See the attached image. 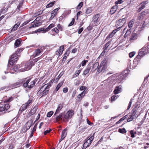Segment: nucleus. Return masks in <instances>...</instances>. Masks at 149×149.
<instances>
[{"label":"nucleus","mask_w":149,"mask_h":149,"mask_svg":"<svg viewBox=\"0 0 149 149\" xmlns=\"http://www.w3.org/2000/svg\"><path fill=\"white\" fill-rule=\"evenodd\" d=\"M148 3V1H145L142 2L139 6L141 7V8L143 9L145 7V5L146 4Z\"/></svg>","instance_id":"nucleus-22"},{"label":"nucleus","mask_w":149,"mask_h":149,"mask_svg":"<svg viewBox=\"0 0 149 149\" xmlns=\"http://www.w3.org/2000/svg\"><path fill=\"white\" fill-rule=\"evenodd\" d=\"M18 58V56L16 54H15L11 56L10 59V64L12 65L16 63Z\"/></svg>","instance_id":"nucleus-5"},{"label":"nucleus","mask_w":149,"mask_h":149,"mask_svg":"<svg viewBox=\"0 0 149 149\" xmlns=\"http://www.w3.org/2000/svg\"><path fill=\"white\" fill-rule=\"evenodd\" d=\"M32 20L30 19L26 20L22 24H21V26L22 27L24 26L27 24L29 22H30Z\"/></svg>","instance_id":"nucleus-35"},{"label":"nucleus","mask_w":149,"mask_h":149,"mask_svg":"<svg viewBox=\"0 0 149 149\" xmlns=\"http://www.w3.org/2000/svg\"><path fill=\"white\" fill-rule=\"evenodd\" d=\"M32 100H29L27 102L22 105L20 110L22 111L25 110L31 104Z\"/></svg>","instance_id":"nucleus-6"},{"label":"nucleus","mask_w":149,"mask_h":149,"mask_svg":"<svg viewBox=\"0 0 149 149\" xmlns=\"http://www.w3.org/2000/svg\"><path fill=\"white\" fill-rule=\"evenodd\" d=\"M108 61V59L107 58V57L104 58V59L103 60V70H105V71L106 69H107V63ZM104 71H103V72H104Z\"/></svg>","instance_id":"nucleus-14"},{"label":"nucleus","mask_w":149,"mask_h":149,"mask_svg":"<svg viewBox=\"0 0 149 149\" xmlns=\"http://www.w3.org/2000/svg\"><path fill=\"white\" fill-rule=\"evenodd\" d=\"M74 114V111L73 110H69L65 115L64 118L65 119H69L73 116Z\"/></svg>","instance_id":"nucleus-7"},{"label":"nucleus","mask_w":149,"mask_h":149,"mask_svg":"<svg viewBox=\"0 0 149 149\" xmlns=\"http://www.w3.org/2000/svg\"><path fill=\"white\" fill-rule=\"evenodd\" d=\"M37 123H36L33 128L32 132H33L36 130L37 128Z\"/></svg>","instance_id":"nucleus-63"},{"label":"nucleus","mask_w":149,"mask_h":149,"mask_svg":"<svg viewBox=\"0 0 149 149\" xmlns=\"http://www.w3.org/2000/svg\"><path fill=\"white\" fill-rule=\"evenodd\" d=\"M10 106L8 104H5L3 105L2 107H0V112H2L3 113H5L10 108Z\"/></svg>","instance_id":"nucleus-8"},{"label":"nucleus","mask_w":149,"mask_h":149,"mask_svg":"<svg viewBox=\"0 0 149 149\" xmlns=\"http://www.w3.org/2000/svg\"><path fill=\"white\" fill-rule=\"evenodd\" d=\"M137 37L138 36L137 34L135 33H133L131 36L129 40V41L131 42H133L135 40H136L137 39Z\"/></svg>","instance_id":"nucleus-15"},{"label":"nucleus","mask_w":149,"mask_h":149,"mask_svg":"<svg viewBox=\"0 0 149 149\" xmlns=\"http://www.w3.org/2000/svg\"><path fill=\"white\" fill-rule=\"evenodd\" d=\"M52 31H54L56 33H58L59 32V30L58 29V28L56 27L52 29Z\"/></svg>","instance_id":"nucleus-46"},{"label":"nucleus","mask_w":149,"mask_h":149,"mask_svg":"<svg viewBox=\"0 0 149 149\" xmlns=\"http://www.w3.org/2000/svg\"><path fill=\"white\" fill-rule=\"evenodd\" d=\"M135 54V52H130L129 54V56L130 58H132L134 55Z\"/></svg>","instance_id":"nucleus-45"},{"label":"nucleus","mask_w":149,"mask_h":149,"mask_svg":"<svg viewBox=\"0 0 149 149\" xmlns=\"http://www.w3.org/2000/svg\"><path fill=\"white\" fill-rule=\"evenodd\" d=\"M20 24V23L19 22H18L16 24H15L12 29V31H15L16 30Z\"/></svg>","instance_id":"nucleus-25"},{"label":"nucleus","mask_w":149,"mask_h":149,"mask_svg":"<svg viewBox=\"0 0 149 149\" xmlns=\"http://www.w3.org/2000/svg\"><path fill=\"white\" fill-rule=\"evenodd\" d=\"M117 7V6H113L110 9V13L112 14L114 13L116 10Z\"/></svg>","instance_id":"nucleus-20"},{"label":"nucleus","mask_w":149,"mask_h":149,"mask_svg":"<svg viewBox=\"0 0 149 149\" xmlns=\"http://www.w3.org/2000/svg\"><path fill=\"white\" fill-rule=\"evenodd\" d=\"M118 132L122 133H124L126 132V130L124 128L122 129H119L118 130Z\"/></svg>","instance_id":"nucleus-32"},{"label":"nucleus","mask_w":149,"mask_h":149,"mask_svg":"<svg viewBox=\"0 0 149 149\" xmlns=\"http://www.w3.org/2000/svg\"><path fill=\"white\" fill-rule=\"evenodd\" d=\"M55 3V1H54L51 2L50 3H49L46 6L47 8H49L52 7Z\"/></svg>","instance_id":"nucleus-28"},{"label":"nucleus","mask_w":149,"mask_h":149,"mask_svg":"<svg viewBox=\"0 0 149 149\" xmlns=\"http://www.w3.org/2000/svg\"><path fill=\"white\" fill-rule=\"evenodd\" d=\"M92 12V10L90 8H88L87 9L86 11V13L87 14H89Z\"/></svg>","instance_id":"nucleus-50"},{"label":"nucleus","mask_w":149,"mask_h":149,"mask_svg":"<svg viewBox=\"0 0 149 149\" xmlns=\"http://www.w3.org/2000/svg\"><path fill=\"white\" fill-rule=\"evenodd\" d=\"M85 94H79L77 96L78 98H82L84 97Z\"/></svg>","instance_id":"nucleus-52"},{"label":"nucleus","mask_w":149,"mask_h":149,"mask_svg":"<svg viewBox=\"0 0 149 149\" xmlns=\"http://www.w3.org/2000/svg\"><path fill=\"white\" fill-rule=\"evenodd\" d=\"M20 65H17L14 66L13 70L16 72L20 68Z\"/></svg>","instance_id":"nucleus-34"},{"label":"nucleus","mask_w":149,"mask_h":149,"mask_svg":"<svg viewBox=\"0 0 149 149\" xmlns=\"http://www.w3.org/2000/svg\"><path fill=\"white\" fill-rule=\"evenodd\" d=\"M110 45V42H108L107 43L105 44L104 46V48L105 49L104 51V52H105L106 51H105V50L108 47V46Z\"/></svg>","instance_id":"nucleus-42"},{"label":"nucleus","mask_w":149,"mask_h":149,"mask_svg":"<svg viewBox=\"0 0 149 149\" xmlns=\"http://www.w3.org/2000/svg\"><path fill=\"white\" fill-rule=\"evenodd\" d=\"M55 24H50L45 29V32H47L49 31L51 28L54 27Z\"/></svg>","instance_id":"nucleus-21"},{"label":"nucleus","mask_w":149,"mask_h":149,"mask_svg":"<svg viewBox=\"0 0 149 149\" xmlns=\"http://www.w3.org/2000/svg\"><path fill=\"white\" fill-rule=\"evenodd\" d=\"M34 65L33 61H31L26 63L25 64V68L26 70H30L32 66Z\"/></svg>","instance_id":"nucleus-9"},{"label":"nucleus","mask_w":149,"mask_h":149,"mask_svg":"<svg viewBox=\"0 0 149 149\" xmlns=\"http://www.w3.org/2000/svg\"><path fill=\"white\" fill-rule=\"evenodd\" d=\"M63 82H61L60 83H59L57 86L56 88V91H57L62 86V85L63 84Z\"/></svg>","instance_id":"nucleus-33"},{"label":"nucleus","mask_w":149,"mask_h":149,"mask_svg":"<svg viewBox=\"0 0 149 149\" xmlns=\"http://www.w3.org/2000/svg\"><path fill=\"white\" fill-rule=\"evenodd\" d=\"M41 52L39 49H37L35 52V56H36L39 55L40 53Z\"/></svg>","instance_id":"nucleus-39"},{"label":"nucleus","mask_w":149,"mask_h":149,"mask_svg":"<svg viewBox=\"0 0 149 149\" xmlns=\"http://www.w3.org/2000/svg\"><path fill=\"white\" fill-rule=\"evenodd\" d=\"M100 15L98 14L95 15L93 17V21L94 23H96L99 21Z\"/></svg>","instance_id":"nucleus-18"},{"label":"nucleus","mask_w":149,"mask_h":149,"mask_svg":"<svg viewBox=\"0 0 149 149\" xmlns=\"http://www.w3.org/2000/svg\"><path fill=\"white\" fill-rule=\"evenodd\" d=\"M51 86L50 84H47L44 85L42 87L39 91V92L40 93H47L49 90V89Z\"/></svg>","instance_id":"nucleus-3"},{"label":"nucleus","mask_w":149,"mask_h":149,"mask_svg":"<svg viewBox=\"0 0 149 149\" xmlns=\"http://www.w3.org/2000/svg\"><path fill=\"white\" fill-rule=\"evenodd\" d=\"M130 134H131V136L133 138L135 137L134 134L132 130L130 132Z\"/></svg>","instance_id":"nucleus-60"},{"label":"nucleus","mask_w":149,"mask_h":149,"mask_svg":"<svg viewBox=\"0 0 149 149\" xmlns=\"http://www.w3.org/2000/svg\"><path fill=\"white\" fill-rule=\"evenodd\" d=\"M119 96L118 95H113L111 97V101H113L115 100Z\"/></svg>","instance_id":"nucleus-37"},{"label":"nucleus","mask_w":149,"mask_h":149,"mask_svg":"<svg viewBox=\"0 0 149 149\" xmlns=\"http://www.w3.org/2000/svg\"><path fill=\"white\" fill-rule=\"evenodd\" d=\"M144 13V12H142L138 16V19H141L143 15V14Z\"/></svg>","instance_id":"nucleus-53"},{"label":"nucleus","mask_w":149,"mask_h":149,"mask_svg":"<svg viewBox=\"0 0 149 149\" xmlns=\"http://www.w3.org/2000/svg\"><path fill=\"white\" fill-rule=\"evenodd\" d=\"M132 100L131 99L129 104L127 108V110L129 109L130 108L132 104Z\"/></svg>","instance_id":"nucleus-55"},{"label":"nucleus","mask_w":149,"mask_h":149,"mask_svg":"<svg viewBox=\"0 0 149 149\" xmlns=\"http://www.w3.org/2000/svg\"><path fill=\"white\" fill-rule=\"evenodd\" d=\"M146 51H148V50L146 49V48L143 47L139 50L138 54L141 57H142L147 53Z\"/></svg>","instance_id":"nucleus-10"},{"label":"nucleus","mask_w":149,"mask_h":149,"mask_svg":"<svg viewBox=\"0 0 149 149\" xmlns=\"http://www.w3.org/2000/svg\"><path fill=\"white\" fill-rule=\"evenodd\" d=\"M133 23V22L132 21H130L129 22L128 26L131 29L132 28V27Z\"/></svg>","instance_id":"nucleus-47"},{"label":"nucleus","mask_w":149,"mask_h":149,"mask_svg":"<svg viewBox=\"0 0 149 149\" xmlns=\"http://www.w3.org/2000/svg\"><path fill=\"white\" fill-rule=\"evenodd\" d=\"M20 44V41L19 39H17L16 40L15 43V45L17 47L19 46Z\"/></svg>","instance_id":"nucleus-30"},{"label":"nucleus","mask_w":149,"mask_h":149,"mask_svg":"<svg viewBox=\"0 0 149 149\" xmlns=\"http://www.w3.org/2000/svg\"><path fill=\"white\" fill-rule=\"evenodd\" d=\"M52 130L50 129L49 130H46L44 132V134L45 135H46L47 133H49Z\"/></svg>","instance_id":"nucleus-62"},{"label":"nucleus","mask_w":149,"mask_h":149,"mask_svg":"<svg viewBox=\"0 0 149 149\" xmlns=\"http://www.w3.org/2000/svg\"><path fill=\"white\" fill-rule=\"evenodd\" d=\"M85 86H81L80 88L79 89L80 90L83 91V90H84V91L82 92L81 93H84V92L85 90Z\"/></svg>","instance_id":"nucleus-49"},{"label":"nucleus","mask_w":149,"mask_h":149,"mask_svg":"<svg viewBox=\"0 0 149 149\" xmlns=\"http://www.w3.org/2000/svg\"><path fill=\"white\" fill-rule=\"evenodd\" d=\"M53 112L52 111H51L48 112L47 114V116L48 117H50L53 114Z\"/></svg>","instance_id":"nucleus-43"},{"label":"nucleus","mask_w":149,"mask_h":149,"mask_svg":"<svg viewBox=\"0 0 149 149\" xmlns=\"http://www.w3.org/2000/svg\"><path fill=\"white\" fill-rule=\"evenodd\" d=\"M26 128L28 129H29L31 126V123H30L29 122H27L26 123Z\"/></svg>","instance_id":"nucleus-38"},{"label":"nucleus","mask_w":149,"mask_h":149,"mask_svg":"<svg viewBox=\"0 0 149 149\" xmlns=\"http://www.w3.org/2000/svg\"><path fill=\"white\" fill-rule=\"evenodd\" d=\"M45 29H44L43 28H40V29H38L36 31L33 32V33H36L37 32H41L42 31L45 32Z\"/></svg>","instance_id":"nucleus-36"},{"label":"nucleus","mask_w":149,"mask_h":149,"mask_svg":"<svg viewBox=\"0 0 149 149\" xmlns=\"http://www.w3.org/2000/svg\"><path fill=\"white\" fill-rule=\"evenodd\" d=\"M60 8H57L54 10H53L52 12L54 13L56 15L57 14V11Z\"/></svg>","instance_id":"nucleus-48"},{"label":"nucleus","mask_w":149,"mask_h":149,"mask_svg":"<svg viewBox=\"0 0 149 149\" xmlns=\"http://www.w3.org/2000/svg\"><path fill=\"white\" fill-rule=\"evenodd\" d=\"M56 15L52 11V12L51 13V16L50 17V18L51 19H53L54 17Z\"/></svg>","instance_id":"nucleus-58"},{"label":"nucleus","mask_w":149,"mask_h":149,"mask_svg":"<svg viewBox=\"0 0 149 149\" xmlns=\"http://www.w3.org/2000/svg\"><path fill=\"white\" fill-rule=\"evenodd\" d=\"M57 27L59 31H62L63 30V27L62 26H61L60 24H58Z\"/></svg>","instance_id":"nucleus-44"},{"label":"nucleus","mask_w":149,"mask_h":149,"mask_svg":"<svg viewBox=\"0 0 149 149\" xmlns=\"http://www.w3.org/2000/svg\"><path fill=\"white\" fill-rule=\"evenodd\" d=\"M38 109L37 106H35L33 109L30 111L28 114V116L29 117L31 116L32 115L35 114L37 110Z\"/></svg>","instance_id":"nucleus-13"},{"label":"nucleus","mask_w":149,"mask_h":149,"mask_svg":"<svg viewBox=\"0 0 149 149\" xmlns=\"http://www.w3.org/2000/svg\"><path fill=\"white\" fill-rule=\"evenodd\" d=\"M131 33V31L130 29L127 30L124 35V37L125 38L127 37L128 36H129L130 34Z\"/></svg>","instance_id":"nucleus-31"},{"label":"nucleus","mask_w":149,"mask_h":149,"mask_svg":"<svg viewBox=\"0 0 149 149\" xmlns=\"http://www.w3.org/2000/svg\"><path fill=\"white\" fill-rule=\"evenodd\" d=\"M79 132H82L84 131V129H86L85 127H79Z\"/></svg>","instance_id":"nucleus-51"},{"label":"nucleus","mask_w":149,"mask_h":149,"mask_svg":"<svg viewBox=\"0 0 149 149\" xmlns=\"http://www.w3.org/2000/svg\"><path fill=\"white\" fill-rule=\"evenodd\" d=\"M21 84L19 82H17L12 85V87L15 88L19 87L21 86Z\"/></svg>","instance_id":"nucleus-27"},{"label":"nucleus","mask_w":149,"mask_h":149,"mask_svg":"<svg viewBox=\"0 0 149 149\" xmlns=\"http://www.w3.org/2000/svg\"><path fill=\"white\" fill-rule=\"evenodd\" d=\"M102 70V65L101 64H100L99 67L97 69V71L99 72H100Z\"/></svg>","instance_id":"nucleus-41"},{"label":"nucleus","mask_w":149,"mask_h":149,"mask_svg":"<svg viewBox=\"0 0 149 149\" xmlns=\"http://www.w3.org/2000/svg\"><path fill=\"white\" fill-rule=\"evenodd\" d=\"M39 19V17H37L36 19L33 22L31 23V24H32L31 26L29 27V28L31 29L32 28L37 27L38 26V24L36 23V22L37 21H38Z\"/></svg>","instance_id":"nucleus-12"},{"label":"nucleus","mask_w":149,"mask_h":149,"mask_svg":"<svg viewBox=\"0 0 149 149\" xmlns=\"http://www.w3.org/2000/svg\"><path fill=\"white\" fill-rule=\"evenodd\" d=\"M75 19L73 18L71 22L68 25V26H70L72 25L74 23V22Z\"/></svg>","instance_id":"nucleus-57"},{"label":"nucleus","mask_w":149,"mask_h":149,"mask_svg":"<svg viewBox=\"0 0 149 149\" xmlns=\"http://www.w3.org/2000/svg\"><path fill=\"white\" fill-rule=\"evenodd\" d=\"M81 72V70H78L76 71L75 74L74 75H73V78H75L77 77Z\"/></svg>","instance_id":"nucleus-26"},{"label":"nucleus","mask_w":149,"mask_h":149,"mask_svg":"<svg viewBox=\"0 0 149 149\" xmlns=\"http://www.w3.org/2000/svg\"><path fill=\"white\" fill-rule=\"evenodd\" d=\"M126 19L125 18L120 19L116 22L117 29H121L126 22Z\"/></svg>","instance_id":"nucleus-4"},{"label":"nucleus","mask_w":149,"mask_h":149,"mask_svg":"<svg viewBox=\"0 0 149 149\" xmlns=\"http://www.w3.org/2000/svg\"><path fill=\"white\" fill-rule=\"evenodd\" d=\"M119 30L118 29H115V30H114L111 33V34L112 35V36H113L114 35V34L116 33V31H118Z\"/></svg>","instance_id":"nucleus-61"},{"label":"nucleus","mask_w":149,"mask_h":149,"mask_svg":"<svg viewBox=\"0 0 149 149\" xmlns=\"http://www.w3.org/2000/svg\"><path fill=\"white\" fill-rule=\"evenodd\" d=\"M91 68V67H88L84 71L83 75H86L88 73Z\"/></svg>","instance_id":"nucleus-23"},{"label":"nucleus","mask_w":149,"mask_h":149,"mask_svg":"<svg viewBox=\"0 0 149 149\" xmlns=\"http://www.w3.org/2000/svg\"><path fill=\"white\" fill-rule=\"evenodd\" d=\"M88 62L87 60H84L82 61L81 63L82 66H84L86 64V63Z\"/></svg>","instance_id":"nucleus-54"},{"label":"nucleus","mask_w":149,"mask_h":149,"mask_svg":"<svg viewBox=\"0 0 149 149\" xmlns=\"http://www.w3.org/2000/svg\"><path fill=\"white\" fill-rule=\"evenodd\" d=\"M83 5V3L82 2H81L79 3V5L77 6V9H80Z\"/></svg>","instance_id":"nucleus-40"},{"label":"nucleus","mask_w":149,"mask_h":149,"mask_svg":"<svg viewBox=\"0 0 149 149\" xmlns=\"http://www.w3.org/2000/svg\"><path fill=\"white\" fill-rule=\"evenodd\" d=\"M122 89L120 86H116L114 91V93H119L122 92Z\"/></svg>","instance_id":"nucleus-16"},{"label":"nucleus","mask_w":149,"mask_h":149,"mask_svg":"<svg viewBox=\"0 0 149 149\" xmlns=\"http://www.w3.org/2000/svg\"><path fill=\"white\" fill-rule=\"evenodd\" d=\"M63 107V105L62 104H59L58 105V107L56 109V112L54 114V116L56 115L61 110Z\"/></svg>","instance_id":"nucleus-17"},{"label":"nucleus","mask_w":149,"mask_h":149,"mask_svg":"<svg viewBox=\"0 0 149 149\" xmlns=\"http://www.w3.org/2000/svg\"><path fill=\"white\" fill-rule=\"evenodd\" d=\"M123 2L122 0H118L115 2V4H117L118 3L120 4Z\"/></svg>","instance_id":"nucleus-56"},{"label":"nucleus","mask_w":149,"mask_h":149,"mask_svg":"<svg viewBox=\"0 0 149 149\" xmlns=\"http://www.w3.org/2000/svg\"><path fill=\"white\" fill-rule=\"evenodd\" d=\"M63 114L62 113H61L60 114L59 116H56V120L57 121H58L59 120H62V117L63 116Z\"/></svg>","instance_id":"nucleus-29"},{"label":"nucleus","mask_w":149,"mask_h":149,"mask_svg":"<svg viewBox=\"0 0 149 149\" xmlns=\"http://www.w3.org/2000/svg\"><path fill=\"white\" fill-rule=\"evenodd\" d=\"M94 139V136L93 135V136H91L90 138H89L88 139H87L88 140H90V141L92 143V142L93 141V140Z\"/></svg>","instance_id":"nucleus-59"},{"label":"nucleus","mask_w":149,"mask_h":149,"mask_svg":"<svg viewBox=\"0 0 149 149\" xmlns=\"http://www.w3.org/2000/svg\"><path fill=\"white\" fill-rule=\"evenodd\" d=\"M83 30V27L81 28L80 29H79L78 31V33L79 34H80L82 31Z\"/></svg>","instance_id":"nucleus-64"},{"label":"nucleus","mask_w":149,"mask_h":149,"mask_svg":"<svg viewBox=\"0 0 149 149\" xmlns=\"http://www.w3.org/2000/svg\"><path fill=\"white\" fill-rule=\"evenodd\" d=\"M91 143V142L90 140H88L87 139L86 141L83 144V148L84 149L86 148L89 146Z\"/></svg>","instance_id":"nucleus-19"},{"label":"nucleus","mask_w":149,"mask_h":149,"mask_svg":"<svg viewBox=\"0 0 149 149\" xmlns=\"http://www.w3.org/2000/svg\"><path fill=\"white\" fill-rule=\"evenodd\" d=\"M127 117H128L127 121L129 122L132 120L136 117V110L133 109L132 111V113H129L127 115Z\"/></svg>","instance_id":"nucleus-2"},{"label":"nucleus","mask_w":149,"mask_h":149,"mask_svg":"<svg viewBox=\"0 0 149 149\" xmlns=\"http://www.w3.org/2000/svg\"><path fill=\"white\" fill-rule=\"evenodd\" d=\"M67 130V129L65 128L63 131L61 135L62 138H65L66 137L67 134V132H66Z\"/></svg>","instance_id":"nucleus-24"},{"label":"nucleus","mask_w":149,"mask_h":149,"mask_svg":"<svg viewBox=\"0 0 149 149\" xmlns=\"http://www.w3.org/2000/svg\"><path fill=\"white\" fill-rule=\"evenodd\" d=\"M64 49V46L62 45L57 50L56 52V54L58 56L61 55Z\"/></svg>","instance_id":"nucleus-11"},{"label":"nucleus","mask_w":149,"mask_h":149,"mask_svg":"<svg viewBox=\"0 0 149 149\" xmlns=\"http://www.w3.org/2000/svg\"><path fill=\"white\" fill-rule=\"evenodd\" d=\"M31 79H27L25 83L23 84V86L25 88L27 87L28 88L31 89L34 86L36 81L34 80L30 82Z\"/></svg>","instance_id":"nucleus-1"}]
</instances>
